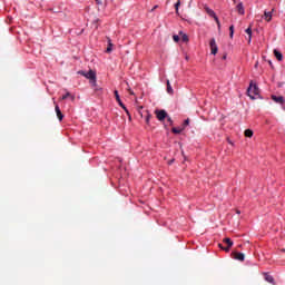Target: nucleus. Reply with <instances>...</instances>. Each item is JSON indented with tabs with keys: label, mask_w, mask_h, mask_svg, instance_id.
<instances>
[{
	"label": "nucleus",
	"mask_w": 285,
	"mask_h": 285,
	"mask_svg": "<svg viewBox=\"0 0 285 285\" xmlns=\"http://www.w3.org/2000/svg\"><path fill=\"white\" fill-rule=\"evenodd\" d=\"M78 75H81L82 77H86V79H89L92 86H97V73L95 71L92 70H89L88 72L78 71Z\"/></svg>",
	"instance_id": "f257e3e1"
},
{
	"label": "nucleus",
	"mask_w": 285,
	"mask_h": 285,
	"mask_svg": "<svg viewBox=\"0 0 285 285\" xmlns=\"http://www.w3.org/2000/svg\"><path fill=\"white\" fill-rule=\"evenodd\" d=\"M248 97L254 100L257 95H259V87H257L253 81L249 83V87L247 89Z\"/></svg>",
	"instance_id": "f03ea898"
},
{
	"label": "nucleus",
	"mask_w": 285,
	"mask_h": 285,
	"mask_svg": "<svg viewBox=\"0 0 285 285\" xmlns=\"http://www.w3.org/2000/svg\"><path fill=\"white\" fill-rule=\"evenodd\" d=\"M116 101L119 104V107L125 110L127 115H130V111H128V108H126V105L121 101V98L119 97V91L115 90L114 92Z\"/></svg>",
	"instance_id": "7ed1b4c3"
},
{
	"label": "nucleus",
	"mask_w": 285,
	"mask_h": 285,
	"mask_svg": "<svg viewBox=\"0 0 285 285\" xmlns=\"http://www.w3.org/2000/svg\"><path fill=\"white\" fill-rule=\"evenodd\" d=\"M155 115H156L158 121H164V119H167V117H168V112H166V110H164V109L156 110Z\"/></svg>",
	"instance_id": "20e7f679"
},
{
	"label": "nucleus",
	"mask_w": 285,
	"mask_h": 285,
	"mask_svg": "<svg viewBox=\"0 0 285 285\" xmlns=\"http://www.w3.org/2000/svg\"><path fill=\"white\" fill-rule=\"evenodd\" d=\"M223 242H224V244L227 245V247H223L222 244H218V246H219V248H222L223 250L228 253V250H230V248H233V242L230 240V238H224Z\"/></svg>",
	"instance_id": "39448f33"
},
{
	"label": "nucleus",
	"mask_w": 285,
	"mask_h": 285,
	"mask_svg": "<svg viewBox=\"0 0 285 285\" xmlns=\"http://www.w3.org/2000/svg\"><path fill=\"white\" fill-rule=\"evenodd\" d=\"M209 46H210L212 55H217L218 48H217V42L215 41V38H213L209 41Z\"/></svg>",
	"instance_id": "423d86ee"
},
{
	"label": "nucleus",
	"mask_w": 285,
	"mask_h": 285,
	"mask_svg": "<svg viewBox=\"0 0 285 285\" xmlns=\"http://www.w3.org/2000/svg\"><path fill=\"white\" fill-rule=\"evenodd\" d=\"M56 115L59 119V121H63V114L61 112V109L59 108V105L55 106Z\"/></svg>",
	"instance_id": "0eeeda50"
},
{
	"label": "nucleus",
	"mask_w": 285,
	"mask_h": 285,
	"mask_svg": "<svg viewBox=\"0 0 285 285\" xmlns=\"http://www.w3.org/2000/svg\"><path fill=\"white\" fill-rule=\"evenodd\" d=\"M274 56L277 59V61H284V56L279 52V50L274 49Z\"/></svg>",
	"instance_id": "6e6552de"
},
{
	"label": "nucleus",
	"mask_w": 285,
	"mask_h": 285,
	"mask_svg": "<svg viewBox=\"0 0 285 285\" xmlns=\"http://www.w3.org/2000/svg\"><path fill=\"white\" fill-rule=\"evenodd\" d=\"M272 99H273V101H275V104H284V97H282V96L273 95Z\"/></svg>",
	"instance_id": "1a4fd4ad"
},
{
	"label": "nucleus",
	"mask_w": 285,
	"mask_h": 285,
	"mask_svg": "<svg viewBox=\"0 0 285 285\" xmlns=\"http://www.w3.org/2000/svg\"><path fill=\"white\" fill-rule=\"evenodd\" d=\"M234 258H236L238 262H244L245 255H244V253H237V252H235V253H234Z\"/></svg>",
	"instance_id": "9d476101"
},
{
	"label": "nucleus",
	"mask_w": 285,
	"mask_h": 285,
	"mask_svg": "<svg viewBox=\"0 0 285 285\" xmlns=\"http://www.w3.org/2000/svg\"><path fill=\"white\" fill-rule=\"evenodd\" d=\"M236 10H237L238 14H245L244 3L239 2V3L236 6Z\"/></svg>",
	"instance_id": "9b49d317"
},
{
	"label": "nucleus",
	"mask_w": 285,
	"mask_h": 285,
	"mask_svg": "<svg viewBox=\"0 0 285 285\" xmlns=\"http://www.w3.org/2000/svg\"><path fill=\"white\" fill-rule=\"evenodd\" d=\"M246 35H248V40H247V43H250L252 39H253V29L250 27H248L246 30H245Z\"/></svg>",
	"instance_id": "f8f14e48"
},
{
	"label": "nucleus",
	"mask_w": 285,
	"mask_h": 285,
	"mask_svg": "<svg viewBox=\"0 0 285 285\" xmlns=\"http://www.w3.org/2000/svg\"><path fill=\"white\" fill-rule=\"evenodd\" d=\"M107 41H108V46H107V49H106V52L109 55V52H112V40L110 38H107Z\"/></svg>",
	"instance_id": "ddd939ff"
},
{
	"label": "nucleus",
	"mask_w": 285,
	"mask_h": 285,
	"mask_svg": "<svg viewBox=\"0 0 285 285\" xmlns=\"http://www.w3.org/2000/svg\"><path fill=\"white\" fill-rule=\"evenodd\" d=\"M205 11L207 12V14L209 17H213V19H215V17H217V14L215 13V11L208 7H205Z\"/></svg>",
	"instance_id": "4468645a"
},
{
	"label": "nucleus",
	"mask_w": 285,
	"mask_h": 285,
	"mask_svg": "<svg viewBox=\"0 0 285 285\" xmlns=\"http://www.w3.org/2000/svg\"><path fill=\"white\" fill-rule=\"evenodd\" d=\"M264 19L265 21H271V19H273V11H265Z\"/></svg>",
	"instance_id": "2eb2a0df"
},
{
	"label": "nucleus",
	"mask_w": 285,
	"mask_h": 285,
	"mask_svg": "<svg viewBox=\"0 0 285 285\" xmlns=\"http://www.w3.org/2000/svg\"><path fill=\"white\" fill-rule=\"evenodd\" d=\"M68 97L71 99V101H75V96H72L70 92H66V95H63L61 98H60V101H65V99H68Z\"/></svg>",
	"instance_id": "dca6fc26"
},
{
	"label": "nucleus",
	"mask_w": 285,
	"mask_h": 285,
	"mask_svg": "<svg viewBox=\"0 0 285 285\" xmlns=\"http://www.w3.org/2000/svg\"><path fill=\"white\" fill-rule=\"evenodd\" d=\"M265 281L268 282L269 284H275V278H273L272 275L266 274L265 275Z\"/></svg>",
	"instance_id": "f3484780"
},
{
	"label": "nucleus",
	"mask_w": 285,
	"mask_h": 285,
	"mask_svg": "<svg viewBox=\"0 0 285 285\" xmlns=\"http://www.w3.org/2000/svg\"><path fill=\"white\" fill-rule=\"evenodd\" d=\"M167 92H168V95H173V92H174L173 86H170V80H167Z\"/></svg>",
	"instance_id": "a211bd4d"
},
{
	"label": "nucleus",
	"mask_w": 285,
	"mask_h": 285,
	"mask_svg": "<svg viewBox=\"0 0 285 285\" xmlns=\"http://www.w3.org/2000/svg\"><path fill=\"white\" fill-rule=\"evenodd\" d=\"M234 35H235V26L232 24L229 27V37H230V39H233Z\"/></svg>",
	"instance_id": "6ab92c4d"
},
{
	"label": "nucleus",
	"mask_w": 285,
	"mask_h": 285,
	"mask_svg": "<svg viewBox=\"0 0 285 285\" xmlns=\"http://www.w3.org/2000/svg\"><path fill=\"white\" fill-rule=\"evenodd\" d=\"M179 6H181V1L177 0V2L175 3L176 14H179Z\"/></svg>",
	"instance_id": "aec40b11"
},
{
	"label": "nucleus",
	"mask_w": 285,
	"mask_h": 285,
	"mask_svg": "<svg viewBox=\"0 0 285 285\" xmlns=\"http://www.w3.org/2000/svg\"><path fill=\"white\" fill-rule=\"evenodd\" d=\"M179 35H183L181 36V41H184L185 43L188 42V35L184 33V32H179Z\"/></svg>",
	"instance_id": "412c9836"
},
{
	"label": "nucleus",
	"mask_w": 285,
	"mask_h": 285,
	"mask_svg": "<svg viewBox=\"0 0 285 285\" xmlns=\"http://www.w3.org/2000/svg\"><path fill=\"white\" fill-rule=\"evenodd\" d=\"M245 137H248V138L253 137V130L252 129H246L245 130Z\"/></svg>",
	"instance_id": "4be33fe9"
},
{
	"label": "nucleus",
	"mask_w": 285,
	"mask_h": 285,
	"mask_svg": "<svg viewBox=\"0 0 285 285\" xmlns=\"http://www.w3.org/2000/svg\"><path fill=\"white\" fill-rule=\"evenodd\" d=\"M181 130H183V129H177L176 127H174V128L171 129V131L174 132V135H180V134H181Z\"/></svg>",
	"instance_id": "5701e85b"
},
{
	"label": "nucleus",
	"mask_w": 285,
	"mask_h": 285,
	"mask_svg": "<svg viewBox=\"0 0 285 285\" xmlns=\"http://www.w3.org/2000/svg\"><path fill=\"white\" fill-rule=\"evenodd\" d=\"M214 20L216 21L217 26H218V30H222V23L219 22V18L216 16L214 18Z\"/></svg>",
	"instance_id": "b1692460"
},
{
	"label": "nucleus",
	"mask_w": 285,
	"mask_h": 285,
	"mask_svg": "<svg viewBox=\"0 0 285 285\" xmlns=\"http://www.w3.org/2000/svg\"><path fill=\"white\" fill-rule=\"evenodd\" d=\"M173 39L177 43L179 41V36L175 35V36H173Z\"/></svg>",
	"instance_id": "393cba45"
},
{
	"label": "nucleus",
	"mask_w": 285,
	"mask_h": 285,
	"mask_svg": "<svg viewBox=\"0 0 285 285\" xmlns=\"http://www.w3.org/2000/svg\"><path fill=\"white\" fill-rule=\"evenodd\" d=\"M167 121H168V124H169L170 126H173V118H170V117L167 116Z\"/></svg>",
	"instance_id": "a878e982"
},
{
	"label": "nucleus",
	"mask_w": 285,
	"mask_h": 285,
	"mask_svg": "<svg viewBox=\"0 0 285 285\" xmlns=\"http://www.w3.org/2000/svg\"><path fill=\"white\" fill-rule=\"evenodd\" d=\"M190 124V119H186L185 121H184V126H188Z\"/></svg>",
	"instance_id": "bb28decb"
},
{
	"label": "nucleus",
	"mask_w": 285,
	"mask_h": 285,
	"mask_svg": "<svg viewBox=\"0 0 285 285\" xmlns=\"http://www.w3.org/2000/svg\"><path fill=\"white\" fill-rule=\"evenodd\" d=\"M268 63L273 68V61L268 60Z\"/></svg>",
	"instance_id": "cd10ccee"
},
{
	"label": "nucleus",
	"mask_w": 285,
	"mask_h": 285,
	"mask_svg": "<svg viewBox=\"0 0 285 285\" xmlns=\"http://www.w3.org/2000/svg\"><path fill=\"white\" fill-rule=\"evenodd\" d=\"M146 121H147V124H148V121H150V116H148V117L146 118Z\"/></svg>",
	"instance_id": "c85d7f7f"
},
{
	"label": "nucleus",
	"mask_w": 285,
	"mask_h": 285,
	"mask_svg": "<svg viewBox=\"0 0 285 285\" xmlns=\"http://www.w3.org/2000/svg\"><path fill=\"white\" fill-rule=\"evenodd\" d=\"M129 95H135V92L132 90L129 89Z\"/></svg>",
	"instance_id": "c756f323"
},
{
	"label": "nucleus",
	"mask_w": 285,
	"mask_h": 285,
	"mask_svg": "<svg viewBox=\"0 0 285 285\" xmlns=\"http://www.w3.org/2000/svg\"><path fill=\"white\" fill-rule=\"evenodd\" d=\"M257 66H259V62H258V61H256V63H255V68H257Z\"/></svg>",
	"instance_id": "7c9ffc66"
},
{
	"label": "nucleus",
	"mask_w": 285,
	"mask_h": 285,
	"mask_svg": "<svg viewBox=\"0 0 285 285\" xmlns=\"http://www.w3.org/2000/svg\"><path fill=\"white\" fill-rule=\"evenodd\" d=\"M94 23H99V19L95 20Z\"/></svg>",
	"instance_id": "2f4dec72"
},
{
	"label": "nucleus",
	"mask_w": 285,
	"mask_h": 285,
	"mask_svg": "<svg viewBox=\"0 0 285 285\" xmlns=\"http://www.w3.org/2000/svg\"><path fill=\"white\" fill-rule=\"evenodd\" d=\"M97 3H101L99 0H97Z\"/></svg>",
	"instance_id": "473e14b6"
},
{
	"label": "nucleus",
	"mask_w": 285,
	"mask_h": 285,
	"mask_svg": "<svg viewBox=\"0 0 285 285\" xmlns=\"http://www.w3.org/2000/svg\"><path fill=\"white\" fill-rule=\"evenodd\" d=\"M282 253H285V249H282Z\"/></svg>",
	"instance_id": "72a5a7b5"
},
{
	"label": "nucleus",
	"mask_w": 285,
	"mask_h": 285,
	"mask_svg": "<svg viewBox=\"0 0 285 285\" xmlns=\"http://www.w3.org/2000/svg\"><path fill=\"white\" fill-rule=\"evenodd\" d=\"M223 59H226V56H224Z\"/></svg>",
	"instance_id": "f704fd0d"
}]
</instances>
